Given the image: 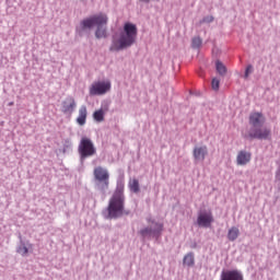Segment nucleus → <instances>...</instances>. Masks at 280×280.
I'll return each mask as SVG.
<instances>
[{
    "label": "nucleus",
    "mask_w": 280,
    "mask_h": 280,
    "mask_svg": "<svg viewBox=\"0 0 280 280\" xmlns=\"http://www.w3.org/2000/svg\"><path fill=\"white\" fill-rule=\"evenodd\" d=\"M137 25L130 22L125 23L122 32L118 38L114 37L109 49L112 51H121V49L132 47L137 40Z\"/></svg>",
    "instance_id": "f257e3e1"
},
{
    "label": "nucleus",
    "mask_w": 280,
    "mask_h": 280,
    "mask_svg": "<svg viewBox=\"0 0 280 280\" xmlns=\"http://www.w3.org/2000/svg\"><path fill=\"white\" fill-rule=\"evenodd\" d=\"M108 23V15L100 13L88 18L81 22V25L84 30H91V27L97 26L95 36L96 38H106V25Z\"/></svg>",
    "instance_id": "f03ea898"
},
{
    "label": "nucleus",
    "mask_w": 280,
    "mask_h": 280,
    "mask_svg": "<svg viewBox=\"0 0 280 280\" xmlns=\"http://www.w3.org/2000/svg\"><path fill=\"white\" fill-rule=\"evenodd\" d=\"M124 192L121 190H116L109 199L107 207V218L109 220H117V218L124 215Z\"/></svg>",
    "instance_id": "7ed1b4c3"
},
{
    "label": "nucleus",
    "mask_w": 280,
    "mask_h": 280,
    "mask_svg": "<svg viewBox=\"0 0 280 280\" xmlns=\"http://www.w3.org/2000/svg\"><path fill=\"white\" fill-rule=\"evenodd\" d=\"M93 174L97 182L96 189L101 191V194H106V190L110 187V174L108 173V170L102 166H96Z\"/></svg>",
    "instance_id": "20e7f679"
},
{
    "label": "nucleus",
    "mask_w": 280,
    "mask_h": 280,
    "mask_svg": "<svg viewBox=\"0 0 280 280\" xmlns=\"http://www.w3.org/2000/svg\"><path fill=\"white\" fill-rule=\"evenodd\" d=\"M79 152L81 154V159H89V156H95L97 154V149H95V144L89 138H82L79 144Z\"/></svg>",
    "instance_id": "39448f33"
},
{
    "label": "nucleus",
    "mask_w": 280,
    "mask_h": 280,
    "mask_svg": "<svg viewBox=\"0 0 280 280\" xmlns=\"http://www.w3.org/2000/svg\"><path fill=\"white\" fill-rule=\"evenodd\" d=\"M108 91H110V83L108 81L96 82L90 88V95H104V93H108Z\"/></svg>",
    "instance_id": "423d86ee"
},
{
    "label": "nucleus",
    "mask_w": 280,
    "mask_h": 280,
    "mask_svg": "<svg viewBox=\"0 0 280 280\" xmlns=\"http://www.w3.org/2000/svg\"><path fill=\"white\" fill-rule=\"evenodd\" d=\"M208 155L209 148H207V145H196L192 150V156L197 163L205 161Z\"/></svg>",
    "instance_id": "0eeeda50"
},
{
    "label": "nucleus",
    "mask_w": 280,
    "mask_h": 280,
    "mask_svg": "<svg viewBox=\"0 0 280 280\" xmlns=\"http://www.w3.org/2000/svg\"><path fill=\"white\" fill-rule=\"evenodd\" d=\"M268 137H270V129L268 128L256 127L248 132L249 139H268Z\"/></svg>",
    "instance_id": "6e6552de"
},
{
    "label": "nucleus",
    "mask_w": 280,
    "mask_h": 280,
    "mask_svg": "<svg viewBox=\"0 0 280 280\" xmlns=\"http://www.w3.org/2000/svg\"><path fill=\"white\" fill-rule=\"evenodd\" d=\"M264 124H266L264 114L255 112L249 115V125L252 126V129L261 128Z\"/></svg>",
    "instance_id": "1a4fd4ad"
},
{
    "label": "nucleus",
    "mask_w": 280,
    "mask_h": 280,
    "mask_svg": "<svg viewBox=\"0 0 280 280\" xmlns=\"http://www.w3.org/2000/svg\"><path fill=\"white\" fill-rule=\"evenodd\" d=\"M213 222V214L211 212H200L197 218L198 226H203L205 229L211 226Z\"/></svg>",
    "instance_id": "9d476101"
},
{
    "label": "nucleus",
    "mask_w": 280,
    "mask_h": 280,
    "mask_svg": "<svg viewBox=\"0 0 280 280\" xmlns=\"http://www.w3.org/2000/svg\"><path fill=\"white\" fill-rule=\"evenodd\" d=\"M221 280H244V275L240 270L222 271Z\"/></svg>",
    "instance_id": "9b49d317"
},
{
    "label": "nucleus",
    "mask_w": 280,
    "mask_h": 280,
    "mask_svg": "<svg viewBox=\"0 0 280 280\" xmlns=\"http://www.w3.org/2000/svg\"><path fill=\"white\" fill-rule=\"evenodd\" d=\"M253 155L247 151H240L236 156V165H248Z\"/></svg>",
    "instance_id": "f8f14e48"
},
{
    "label": "nucleus",
    "mask_w": 280,
    "mask_h": 280,
    "mask_svg": "<svg viewBox=\"0 0 280 280\" xmlns=\"http://www.w3.org/2000/svg\"><path fill=\"white\" fill-rule=\"evenodd\" d=\"M77 124H79V126H84V124H86V106H82L79 109V117L77 118Z\"/></svg>",
    "instance_id": "ddd939ff"
},
{
    "label": "nucleus",
    "mask_w": 280,
    "mask_h": 280,
    "mask_svg": "<svg viewBox=\"0 0 280 280\" xmlns=\"http://www.w3.org/2000/svg\"><path fill=\"white\" fill-rule=\"evenodd\" d=\"M240 237V229L232 226L228 232V240L230 242H235Z\"/></svg>",
    "instance_id": "4468645a"
},
{
    "label": "nucleus",
    "mask_w": 280,
    "mask_h": 280,
    "mask_svg": "<svg viewBox=\"0 0 280 280\" xmlns=\"http://www.w3.org/2000/svg\"><path fill=\"white\" fill-rule=\"evenodd\" d=\"M184 266L191 267L195 264L194 253H188L183 259Z\"/></svg>",
    "instance_id": "2eb2a0df"
},
{
    "label": "nucleus",
    "mask_w": 280,
    "mask_h": 280,
    "mask_svg": "<svg viewBox=\"0 0 280 280\" xmlns=\"http://www.w3.org/2000/svg\"><path fill=\"white\" fill-rule=\"evenodd\" d=\"M104 116H105L104 109L101 108V109L94 112L93 119H94V121L102 124V121H104Z\"/></svg>",
    "instance_id": "dca6fc26"
},
{
    "label": "nucleus",
    "mask_w": 280,
    "mask_h": 280,
    "mask_svg": "<svg viewBox=\"0 0 280 280\" xmlns=\"http://www.w3.org/2000/svg\"><path fill=\"white\" fill-rule=\"evenodd\" d=\"M129 189H130V191H132L133 194H139V191H140V188H139V179H136V178L131 179V180L129 182Z\"/></svg>",
    "instance_id": "f3484780"
},
{
    "label": "nucleus",
    "mask_w": 280,
    "mask_h": 280,
    "mask_svg": "<svg viewBox=\"0 0 280 280\" xmlns=\"http://www.w3.org/2000/svg\"><path fill=\"white\" fill-rule=\"evenodd\" d=\"M215 68L219 75H226V66H224L220 60L215 62Z\"/></svg>",
    "instance_id": "a211bd4d"
},
{
    "label": "nucleus",
    "mask_w": 280,
    "mask_h": 280,
    "mask_svg": "<svg viewBox=\"0 0 280 280\" xmlns=\"http://www.w3.org/2000/svg\"><path fill=\"white\" fill-rule=\"evenodd\" d=\"M19 255H22V257H25V255H27V253H30V248H27V246H25V244H21L19 247H18V250Z\"/></svg>",
    "instance_id": "6ab92c4d"
},
{
    "label": "nucleus",
    "mask_w": 280,
    "mask_h": 280,
    "mask_svg": "<svg viewBox=\"0 0 280 280\" xmlns=\"http://www.w3.org/2000/svg\"><path fill=\"white\" fill-rule=\"evenodd\" d=\"M139 233L142 237H148L150 235H154V230H152L151 228H144Z\"/></svg>",
    "instance_id": "aec40b11"
},
{
    "label": "nucleus",
    "mask_w": 280,
    "mask_h": 280,
    "mask_svg": "<svg viewBox=\"0 0 280 280\" xmlns=\"http://www.w3.org/2000/svg\"><path fill=\"white\" fill-rule=\"evenodd\" d=\"M202 45V39L200 37L192 38L191 47L198 49Z\"/></svg>",
    "instance_id": "412c9836"
},
{
    "label": "nucleus",
    "mask_w": 280,
    "mask_h": 280,
    "mask_svg": "<svg viewBox=\"0 0 280 280\" xmlns=\"http://www.w3.org/2000/svg\"><path fill=\"white\" fill-rule=\"evenodd\" d=\"M163 231V224L162 223H155L153 228V235H156Z\"/></svg>",
    "instance_id": "4be33fe9"
},
{
    "label": "nucleus",
    "mask_w": 280,
    "mask_h": 280,
    "mask_svg": "<svg viewBox=\"0 0 280 280\" xmlns=\"http://www.w3.org/2000/svg\"><path fill=\"white\" fill-rule=\"evenodd\" d=\"M211 86H212L213 91H218L220 89V80H218L215 78L212 79Z\"/></svg>",
    "instance_id": "5701e85b"
},
{
    "label": "nucleus",
    "mask_w": 280,
    "mask_h": 280,
    "mask_svg": "<svg viewBox=\"0 0 280 280\" xmlns=\"http://www.w3.org/2000/svg\"><path fill=\"white\" fill-rule=\"evenodd\" d=\"M253 72V66H248L245 70V79H248V75H250V73Z\"/></svg>",
    "instance_id": "b1692460"
},
{
    "label": "nucleus",
    "mask_w": 280,
    "mask_h": 280,
    "mask_svg": "<svg viewBox=\"0 0 280 280\" xmlns=\"http://www.w3.org/2000/svg\"><path fill=\"white\" fill-rule=\"evenodd\" d=\"M276 180H280V168L276 172Z\"/></svg>",
    "instance_id": "393cba45"
},
{
    "label": "nucleus",
    "mask_w": 280,
    "mask_h": 280,
    "mask_svg": "<svg viewBox=\"0 0 280 280\" xmlns=\"http://www.w3.org/2000/svg\"><path fill=\"white\" fill-rule=\"evenodd\" d=\"M69 110V106L63 105V113H67Z\"/></svg>",
    "instance_id": "a878e982"
},
{
    "label": "nucleus",
    "mask_w": 280,
    "mask_h": 280,
    "mask_svg": "<svg viewBox=\"0 0 280 280\" xmlns=\"http://www.w3.org/2000/svg\"><path fill=\"white\" fill-rule=\"evenodd\" d=\"M142 1L143 3H150V0H140Z\"/></svg>",
    "instance_id": "bb28decb"
},
{
    "label": "nucleus",
    "mask_w": 280,
    "mask_h": 280,
    "mask_svg": "<svg viewBox=\"0 0 280 280\" xmlns=\"http://www.w3.org/2000/svg\"><path fill=\"white\" fill-rule=\"evenodd\" d=\"M9 106H14V102L9 103Z\"/></svg>",
    "instance_id": "cd10ccee"
}]
</instances>
